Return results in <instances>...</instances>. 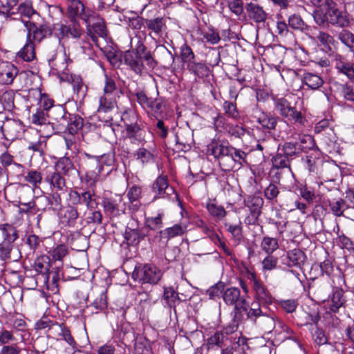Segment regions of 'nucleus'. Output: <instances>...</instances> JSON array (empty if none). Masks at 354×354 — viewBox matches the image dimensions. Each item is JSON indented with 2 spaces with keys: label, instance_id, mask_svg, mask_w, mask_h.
I'll use <instances>...</instances> for the list:
<instances>
[{
  "label": "nucleus",
  "instance_id": "1",
  "mask_svg": "<svg viewBox=\"0 0 354 354\" xmlns=\"http://www.w3.org/2000/svg\"><path fill=\"white\" fill-rule=\"evenodd\" d=\"M123 59L124 64L138 75L147 73L157 65L151 52L140 41H138L134 49L124 53Z\"/></svg>",
  "mask_w": 354,
  "mask_h": 354
},
{
  "label": "nucleus",
  "instance_id": "2",
  "mask_svg": "<svg viewBox=\"0 0 354 354\" xmlns=\"http://www.w3.org/2000/svg\"><path fill=\"white\" fill-rule=\"evenodd\" d=\"M313 17L319 26L330 24L338 28H346L351 23L348 14L338 9L335 3L329 6L325 11L323 9H317L314 11Z\"/></svg>",
  "mask_w": 354,
  "mask_h": 354
},
{
  "label": "nucleus",
  "instance_id": "3",
  "mask_svg": "<svg viewBox=\"0 0 354 354\" xmlns=\"http://www.w3.org/2000/svg\"><path fill=\"white\" fill-rule=\"evenodd\" d=\"M247 317L266 333H270L276 328L277 323L274 317L268 315L267 308L261 307L259 302L251 304ZM277 324L282 327L283 324L280 321L277 322Z\"/></svg>",
  "mask_w": 354,
  "mask_h": 354
},
{
  "label": "nucleus",
  "instance_id": "4",
  "mask_svg": "<svg viewBox=\"0 0 354 354\" xmlns=\"http://www.w3.org/2000/svg\"><path fill=\"white\" fill-rule=\"evenodd\" d=\"M273 101L274 111L281 117L300 126L306 125L307 120L305 115L301 111H297L295 107L292 106L291 103L286 98L274 97Z\"/></svg>",
  "mask_w": 354,
  "mask_h": 354
},
{
  "label": "nucleus",
  "instance_id": "5",
  "mask_svg": "<svg viewBox=\"0 0 354 354\" xmlns=\"http://www.w3.org/2000/svg\"><path fill=\"white\" fill-rule=\"evenodd\" d=\"M162 277V270L154 264L145 263L136 266L131 277L139 283L157 284Z\"/></svg>",
  "mask_w": 354,
  "mask_h": 354
},
{
  "label": "nucleus",
  "instance_id": "6",
  "mask_svg": "<svg viewBox=\"0 0 354 354\" xmlns=\"http://www.w3.org/2000/svg\"><path fill=\"white\" fill-rule=\"evenodd\" d=\"M232 146L227 143L212 142L209 145V151L218 160L219 165L224 171L233 170V161L230 159Z\"/></svg>",
  "mask_w": 354,
  "mask_h": 354
},
{
  "label": "nucleus",
  "instance_id": "7",
  "mask_svg": "<svg viewBox=\"0 0 354 354\" xmlns=\"http://www.w3.org/2000/svg\"><path fill=\"white\" fill-rule=\"evenodd\" d=\"M223 299L227 305L234 306L235 314L241 309L246 310V300L244 295H241V291L238 288L230 287L224 290Z\"/></svg>",
  "mask_w": 354,
  "mask_h": 354
},
{
  "label": "nucleus",
  "instance_id": "8",
  "mask_svg": "<svg viewBox=\"0 0 354 354\" xmlns=\"http://www.w3.org/2000/svg\"><path fill=\"white\" fill-rule=\"evenodd\" d=\"M71 24H57L55 29L59 40L72 37L75 39L81 38L84 30L77 21H71Z\"/></svg>",
  "mask_w": 354,
  "mask_h": 354
},
{
  "label": "nucleus",
  "instance_id": "9",
  "mask_svg": "<svg viewBox=\"0 0 354 354\" xmlns=\"http://www.w3.org/2000/svg\"><path fill=\"white\" fill-rule=\"evenodd\" d=\"M0 129L5 139L9 141L19 138L24 131L22 122L14 119H7L3 122Z\"/></svg>",
  "mask_w": 354,
  "mask_h": 354
},
{
  "label": "nucleus",
  "instance_id": "10",
  "mask_svg": "<svg viewBox=\"0 0 354 354\" xmlns=\"http://www.w3.org/2000/svg\"><path fill=\"white\" fill-rule=\"evenodd\" d=\"M122 201V197L120 195L103 198L102 205L105 214L112 217L124 214L125 207Z\"/></svg>",
  "mask_w": 354,
  "mask_h": 354
},
{
  "label": "nucleus",
  "instance_id": "11",
  "mask_svg": "<svg viewBox=\"0 0 354 354\" xmlns=\"http://www.w3.org/2000/svg\"><path fill=\"white\" fill-rule=\"evenodd\" d=\"M248 278L252 283V288L255 292V298L263 303L270 304L272 296L267 288L253 272H248Z\"/></svg>",
  "mask_w": 354,
  "mask_h": 354
},
{
  "label": "nucleus",
  "instance_id": "12",
  "mask_svg": "<svg viewBox=\"0 0 354 354\" xmlns=\"http://www.w3.org/2000/svg\"><path fill=\"white\" fill-rule=\"evenodd\" d=\"M24 25L28 30L27 37L32 40L40 42L43 39L51 35L52 30L47 24L37 26L35 23L30 21H24Z\"/></svg>",
  "mask_w": 354,
  "mask_h": 354
},
{
  "label": "nucleus",
  "instance_id": "13",
  "mask_svg": "<svg viewBox=\"0 0 354 354\" xmlns=\"http://www.w3.org/2000/svg\"><path fill=\"white\" fill-rule=\"evenodd\" d=\"M99 165H97V172L88 171L86 174V180L87 182L91 181V184H95L99 179L100 174L102 173L103 169L102 165L106 166H113L115 161V156L113 153H109L103 154L100 156L96 157Z\"/></svg>",
  "mask_w": 354,
  "mask_h": 354
},
{
  "label": "nucleus",
  "instance_id": "14",
  "mask_svg": "<svg viewBox=\"0 0 354 354\" xmlns=\"http://www.w3.org/2000/svg\"><path fill=\"white\" fill-rule=\"evenodd\" d=\"M19 73L18 68L9 62L0 63V83L2 84H11Z\"/></svg>",
  "mask_w": 354,
  "mask_h": 354
},
{
  "label": "nucleus",
  "instance_id": "15",
  "mask_svg": "<svg viewBox=\"0 0 354 354\" xmlns=\"http://www.w3.org/2000/svg\"><path fill=\"white\" fill-rule=\"evenodd\" d=\"M14 14L10 15V18L15 20H21L24 21H30L26 20L25 18L30 19L32 15L37 14L36 11L32 8V5L29 1H25L19 4L15 8Z\"/></svg>",
  "mask_w": 354,
  "mask_h": 354
},
{
  "label": "nucleus",
  "instance_id": "16",
  "mask_svg": "<svg viewBox=\"0 0 354 354\" xmlns=\"http://www.w3.org/2000/svg\"><path fill=\"white\" fill-rule=\"evenodd\" d=\"M125 138L131 142H141L144 140L145 131L142 122L124 127Z\"/></svg>",
  "mask_w": 354,
  "mask_h": 354
},
{
  "label": "nucleus",
  "instance_id": "17",
  "mask_svg": "<svg viewBox=\"0 0 354 354\" xmlns=\"http://www.w3.org/2000/svg\"><path fill=\"white\" fill-rule=\"evenodd\" d=\"M172 188L169 187L168 178L165 175H160L153 182L151 186L152 192L154 194L153 200L164 198L165 194H168L167 191Z\"/></svg>",
  "mask_w": 354,
  "mask_h": 354
},
{
  "label": "nucleus",
  "instance_id": "18",
  "mask_svg": "<svg viewBox=\"0 0 354 354\" xmlns=\"http://www.w3.org/2000/svg\"><path fill=\"white\" fill-rule=\"evenodd\" d=\"M248 17L256 23L264 22L267 19V13L263 8L257 3L250 2L245 6Z\"/></svg>",
  "mask_w": 354,
  "mask_h": 354
},
{
  "label": "nucleus",
  "instance_id": "19",
  "mask_svg": "<svg viewBox=\"0 0 354 354\" xmlns=\"http://www.w3.org/2000/svg\"><path fill=\"white\" fill-rule=\"evenodd\" d=\"M332 63L339 73L351 79L353 64L349 63L345 57L339 54L332 55Z\"/></svg>",
  "mask_w": 354,
  "mask_h": 354
},
{
  "label": "nucleus",
  "instance_id": "20",
  "mask_svg": "<svg viewBox=\"0 0 354 354\" xmlns=\"http://www.w3.org/2000/svg\"><path fill=\"white\" fill-rule=\"evenodd\" d=\"M86 7L80 0H69L68 2L66 16L71 21H77L76 17L82 19L86 10Z\"/></svg>",
  "mask_w": 354,
  "mask_h": 354
},
{
  "label": "nucleus",
  "instance_id": "21",
  "mask_svg": "<svg viewBox=\"0 0 354 354\" xmlns=\"http://www.w3.org/2000/svg\"><path fill=\"white\" fill-rule=\"evenodd\" d=\"M82 19L85 22L87 26V35L91 37L92 41L95 44L97 42V37L88 28L91 25L94 24L95 22H98V19H103L100 15L91 9L86 8L84 15L82 17Z\"/></svg>",
  "mask_w": 354,
  "mask_h": 354
},
{
  "label": "nucleus",
  "instance_id": "22",
  "mask_svg": "<svg viewBox=\"0 0 354 354\" xmlns=\"http://www.w3.org/2000/svg\"><path fill=\"white\" fill-rule=\"evenodd\" d=\"M344 295V292L342 288L335 287L333 289L331 298L328 301L329 308L332 312H338L339 309L344 305L346 301Z\"/></svg>",
  "mask_w": 354,
  "mask_h": 354
},
{
  "label": "nucleus",
  "instance_id": "23",
  "mask_svg": "<svg viewBox=\"0 0 354 354\" xmlns=\"http://www.w3.org/2000/svg\"><path fill=\"white\" fill-rule=\"evenodd\" d=\"M147 28L150 31V35L160 37L166 29V24L162 17H156L145 21Z\"/></svg>",
  "mask_w": 354,
  "mask_h": 354
},
{
  "label": "nucleus",
  "instance_id": "24",
  "mask_svg": "<svg viewBox=\"0 0 354 354\" xmlns=\"http://www.w3.org/2000/svg\"><path fill=\"white\" fill-rule=\"evenodd\" d=\"M57 172H61L65 176H73L78 173L71 160L66 156L59 159L56 164Z\"/></svg>",
  "mask_w": 354,
  "mask_h": 354
},
{
  "label": "nucleus",
  "instance_id": "25",
  "mask_svg": "<svg viewBox=\"0 0 354 354\" xmlns=\"http://www.w3.org/2000/svg\"><path fill=\"white\" fill-rule=\"evenodd\" d=\"M306 257L300 249H294L287 252L286 264L289 266L301 267L305 262Z\"/></svg>",
  "mask_w": 354,
  "mask_h": 354
},
{
  "label": "nucleus",
  "instance_id": "26",
  "mask_svg": "<svg viewBox=\"0 0 354 354\" xmlns=\"http://www.w3.org/2000/svg\"><path fill=\"white\" fill-rule=\"evenodd\" d=\"M79 214L76 207L68 205L60 212V218L62 223L68 226H74L78 218Z\"/></svg>",
  "mask_w": 354,
  "mask_h": 354
},
{
  "label": "nucleus",
  "instance_id": "27",
  "mask_svg": "<svg viewBox=\"0 0 354 354\" xmlns=\"http://www.w3.org/2000/svg\"><path fill=\"white\" fill-rule=\"evenodd\" d=\"M165 214L162 209L158 210L156 215L145 218V225L151 230H158L163 227V219Z\"/></svg>",
  "mask_w": 354,
  "mask_h": 354
},
{
  "label": "nucleus",
  "instance_id": "28",
  "mask_svg": "<svg viewBox=\"0 0 354 354\" xmlns=\"http://www.w3.org/2000/svg\"><path fill=\"white\" fill-rule=\"evenodd\" d=\"M328 206L330 212L336 217L346 216L344 212L349 208V205L342 198L328 201Z\"/></svg>",
  "mask_w": 354,
  "mask_h": 354
},
{
  "label": "nucleus",
  "instance_id": "29",
  "mask_svg": "<svg viewBox=\"0 0 354 354\" xmlns=\"http://www.w3.org/2000/svg\"><path fill=\"white\" fill-rule=\"evenodd\" d=\"M316 41L320 46L323 48V50L326 52L332 50L333 47H335L336 41L329 33L319 31L316 37Z\"/></svg>",
  "mask_w": 354,
  "mask_h": 354
},
{
  "label": "nucleus",
  "instance_id": "30",
  "mask_svg": "<svg viewBox=\"0 0 354 354\" xmlns=\"http://www.w3.org/2000/svg\"><path fill=\"white\" fill-rule=\"evenodd\" d=\"M17 57L26 62H30L35 58V44L32 39L27 37L26 43L17 53Z\"/></svg>",
  "mask_w": 354,
  "mask_h": 354
},
{
  "label": "nucleus",
  "instance_id": "31",
  "mask_svg": "<svg viewBox=\"0 0 354 354\" xmlns=\"http://www.w3.org/2000/svg\"><path fill=\"white\" fill-rule=\"evenodd\" d=\"M38 202L46 203L48 208L54 211L60 209L62 205L61 196L57 192H53L48 196H41L38 198Z\"/></svg>",
  "mask_w": 354,
  "mask_h": 354
},
{
  "label": "nucleus",
  "instance_id": "32",
  "mask_svg": "<svg viewBox=\"0 0 354 354\" xmlns=\"http://www.w3.org/2000/svg\"><path fill=\"white\" fill-rule=\"evenodd\" d=\"M192 138L189 131L178 132L176 135V145L178 150L187 151L191 147Z\"/></svg>",
  "mask_w": 354,
  "mask_h": 354
},
{
  "label": "nucleus",
  "instance_id": "33",
  "mask_svg": "<svg viewBox=\"0 0 354 354\" xmlns=\"http://www.w3.org/2000/svg\"><path fill=\"white\" fill-rule=\"evenodd\" d=\"M0 234L3 238V241L11 243H14L19 237L15 227L8 223L0 225Z\"/></svg>",
  "mask_w": 354,
  "mask_h": 354
},
{
  "label": "nucleus",
  "instance_id": "34",
  "mask_svg": "<svg viewBox=\"0 0 354 354\" xmlns=\"http://www.w3.org/2000/svg\"><path fill=\"white\" fill-rule=\"evenodd\" d=\"M290 160L288 157L283 155L282 153L277 150L276 155L272 158V162L274 168L277 169H286L289 174H292Z\"/></svg>",
  "mask_w": 354,
  "mask_h": 354
},
{
  "label": "nucleus",
  "instance_id": "35",
  "mask_svg": "<svg viewBox=\"0 0 354 354\" xmlns=\"http://www.w3.org/2000/svg\"><path fill=\"white\" fill-rule=\"evenodd\" d=\"M187 227L182 224H175L172 227H167L160 232L162 237L171 239L176 236H182L186 232Z\"/></svg>",
  "mask_w": 354,
  "mask_h": 354
},
{
  "label": "nucleus",
  "instance_id": "36",
  "mask_svg": "<svg viewBox=\"0 0 354 354\" xmlns=\"http://www.w3.org/2000/svg\"><path fill=\"white\" fill-rule=\"evenodd\" d=\"M227 230L230 233L234 242L239 244L243 239V227L241 221L236 224L225 223Z\"/></svg>",
  "mask_w": 354,
  "mask_h": 354
},
{
  "label": "nucleus",
  "instance_id": "37",
  "mask_svg": "<svg viewBox=\"0 0 354 354\" xmlns=\"http://www.w3.org/2000/svg\"><path fill=\"white\" fill-rule=\"evenodd\" d=\"M245 204L250 209L252 213L260 214L263 201L261 196L252 195L249 196L246 199H245Z\"/></svg>",
  "mask_w": 354,
  "mask_h": 354
},
{
  "label": "nucleus",
  "instance_id": "38",
  "mask_svg": "<svg viewBox=\"0 0 354 354\" xmlns=\"http://www.w3.org/2000/svg\"><path fill=\"white\" fill-rule=\"evenodd\" d=\"M303 82L311 89L315 90L322 86L324 81L322 78L312 73H306L303 76Z\"/></svg>",
  "mask_w": 354,
  "mask_h": 354
},
{
  "label": "nucleus",
  "instance_id": "39",
  "mask_svg": "<svg viewBox=\"0 0 354 354\" xmlns=\"http://www.w3.org/2000/svg\"><path fill=\"white\" fill-rule=\"evenodd\" d=\"M146 234L139 229L128 228L125 232V239L131 245H137L145 239Z\"/></svg>",
  "mask_w": 354,
  "mask_h": 354
},
{
  "label": "nucleus",
  "instance_id": "40",
  "mask_svg": "<svg viewBox=\"0 0 354 354\" xmlns=\"http://www.w3.org/2000/svg\"><path fill=\"white\" fill-rule=\"evenodd\" d=\"M121 120L124 123V127L141 122L138 114L133 109H126L122 114Z\"/></svg>",
  "mask_w": 354,
  "mask_h": 354
},
{
  "label": "nucleus",
  "instance_id": "41",
  "mask_svg": "<svg viewBox=\"0 0 354 354\" xmlns=\"http://www.w3.org/2000/svg\"><path fill=\"white\" fill-rule=\"evenodd\" d=\"M46 180L51 186L59 190L62 191L66 188L65 179L59 172L54 171L49 174L46 178Z\"/></svg>",
  "mask_w": 354,
  "mask_h": 354
},
{
  "label": "nucleus",
  "instance_id": "42",
  "mask_svg": "<svg viewBox=\"0 0 354 354\" xmlns=\"http://www.w3.org/2000/svg\"><path fill=\"white\" fill-rule=\"evenodd\" d=\"M188 68L198 77H207L209 73V68L202 62H193L187 65Z\"/></svg>",
  "mask_w": 354,
  "mask_h": 354
},
{
  "label": "nucleus",
  "instance_id": "43",
  "mask_svg": "<svg viewBox=\"0 0 354 354\" xmlns=\"http://www.w3.org/2000/svg\"><path fill=\"white\" fill-rule=\"evenodd\" d=\"M300 149L297 142H285L282 146L279 147L278 150L283 155L286 156L290 159H292L293 156H296Z\"/></svg>",
  "mask_w": 354,
  "mask_h": 354
},
{
  "label": "nucleus",
  "instance_id": "44",
  "mask_svg": "<svg viewBox=\"0 0 354 354\" xmlns=\"http://www.w3.org/2000/svg\"><path fill=\"white\" fill-rule=\"evenodd\" d=\"M331 124L332 122L330 120L327 119L322 120L316 124L314 128V131L315 133H320L322 131H324L330 136V140H333L335 137L334 131L331 127Z\"/></svg>",
  "mask_w": 354,
  "mask_h": 354
},
{
  "label": "nucleus",
  "instance_id": "45",
  "mask_svg": "<svg viewBox=\"0 0 354 354\" xmlns=\"http://www.w3.org/2000/svg\"><path fill=\"white\" fill-rule=\"evenodd\" d=\"M115 104V99L113 96H109L104 94L101 96L99 100V106L97 111L106 113L112 110Z\"/></svg>",
  "mask_w": 354,
  "mask_h": 354
},
{
  "label": "nucleus",
  "instance_id": "46",
  "mask_svg": "<svg viewBox=\"0 0 354 354\" xmlns=\"http://www.w3.org/2000/svg\"><path fill=\"white\" fill-rule=\"evenodd\" d=\"M19 0H0V13L6 17L14 14Z\"/></svg>",
  "mask_w": 354,
  "mask_h": 354
},
{
  "label": "nucleus",
  "instance_id": "47",
  "mask_svg": "<svg viewBox=\"0 0 354 354\" xmlns=\"http://www.w3.org/2000/svg\"><path fill=\"white\" fill-rule=\"evenodd\" d=\"M49 268L50 258L48 256H41L35 260V269L37 272L46 274L48 273Z\"/></svg>",
  "mask_w": 354,
  "mask_h": 354
},
{
  "label": "nucleus",
  "instance_id": "48",
  "mask_svg": "<svg viewBox=\"0 0 354 354\" xmlns=\"http://www.w3.org/2000/svg\"><path fill=\"white\" fill-rule=\"evenodd\" d=\"M81 204H84L88 209H94L97 205L94 190L82 192Z\"/></svg>",
  "mask_w": 354,
  "mask_h": 354
},
{
  "label": "nucleus",
  "instance_id": "49",
  "mask_svg": "<svg viewBox=\"0 0 354 354\" xmlns=\"http://www.w3.org/2000/svg\"><path fill=\"white\" fill-rule=\"evenodd\" d=\"M262 250L268 254H271L279 248L278 241L275 238L265 236L261 243Z\"/></svg>",
  "mask_w": 354,
  "mask_h": 354
},
{
  "label": "nucleus",
  "instance_id": "50",
  "mask_svg": "<svg viewBox=\"0 0 354 354\" xmlns=\"http://www.w3.org/2000/svg\"><path fill=\"white\" fill-rule=\"evenodd\" d=\"M257 121L263 127L270 130L274 129L277 125V119L265 113L259 116Z\"/></svg>",
  "mask_w": 354,
  "mask_h": 354
},
{
  "label": "nucleus",
  "instance_id": "51",
  "mask_svg": "<svg viewBox=\"0 0 354 354\" xmlns=\"http://www.w3.org/2000/svg\"><path fill=\"white\" fill-rule=\"evenodd\" d=\"M83 119L77 115H73L70 118V122L67 124L68 133L71 135L76 134L83 127Z\"/></svg>",
  "mask_w": 354,
  "mask_h": 354
},
{
  "label": "nucleus",
  "instance_id": "52",
  "mask_svg": "<svg viewBox=\"0 0 354 354\" xmlns=\"http://www.w3.org/2000/svg\"><path fill=\"white\" fill-rule=\"evenodd\" d=\"M227 338V336L225 335L221 331H216L207 340L208 348H211L214 346L222 347L225 339Z\"/></svg>",
  "mask_w": 354,
  "mask_h": 354
},
{
  "label": "nucleus",
  "instance_id": "53",
  "mask_svg": "<svg viewBox=\"0 0 354 354\" xmlns=\"http://www.w3.org/2000/svg\"><path fill=\"white\" fill-rule=\"evenodd\" d=\"M25 180L30 183L33 187H39L42 180V175L41 172L37 170H30L27 172L24 177Z\"/></svg>",
  "mask_w": 354,
  "mask_h": 354
},
{
  "label": "nucleus",
  "instance_id": "54",
  "mask_svg": "<svg viewBox=\"0 0 354 354\" xmlns=\"http://www.w3.org/2000/svg\"><path fill=\"white\" fill-rule=\"evenodd\" d=\"M180 57L183 62L187 65L194 62L195 59V55L191 47L185 43L180 47Z\"/></svg>",
  "mask_w": 354,
  "mask_h": 354
},
{
  "label": "nucleus",
  "instance_id": "55",
  "mask_svg": "<svg viewBox=\"0 0 354 354\" xmlns=\"http://www.w3.org/2000/svg\"><path fill=\"white\" fill-rule=\"evenodd\" d=\"M68 254V250L66 245L60 244L56 246L50 252L53 260L62 261Z\"/></svg>",
  "mask_w": 354,
  "mask_h": 354
},
{
  "label": "nucleus",
  "instance_id": "56",
  "mask_svg": "<svg viewBox=\"0 0 354 354\" xmlns=\"http://www.w3.org/2000/svg\"><path fill=\"white\" fill-rule=\"evenodd\" d=\"M246 153L241 150L236 149L232 147V155H230V159L233 162V169L235 168L236 165H241L243 162H245Z\"/></svg>",
  "mask_w": 354,
  "mask_h": 354
},
{
  "label": "nucleus",
  "instance_id": "57",
  "mask_svg": "<svg viewBox=\"0 0 354 354\" xmlns=\"http://www.w3.org/2000/svg\"><path fill=\"white\" fill-rule=\"evenodd\" d=\"M207 209L212 216L217 218L218 219H222L226 214V211L223 207L221 205H217L214 203H207Z\"/></svg>",
  "mask_w": 354,
  "mask_h": 354
},
{
  "label": "nucleus",
  "instance_id": "58",
  "mask_svg": "<svg viewBox=\"0 0 354 354\" xmlns=\"http://www.w3.org/2000/svg\"><path fill=\"white\" fill-rule=\"evenodd\" d=\"M17 340V338L14 335L13 330H9L4 328H2L0 330V344L5 346L9 345Z\"/></svg>",
  "mask_w": 354,
  "mask_h": 354
},
{
  "label": "nucleus",
  "instance_id": "59",
  "mask_svg": "<svg viewBox=\"0 0 354 354\" xmlns=\"http://www.w3.org/2000/svg\"><path fill=\"white\" fill-rule=\"evenodd\" d=\"M288 26L295 30L303 31L306 29V25L300 16L292 15L288 18Z\"/></svg>",
  "mask_w": 354,
  "mask_h": 354
},
{
  "label": "nucleus",
  "instance_id": "60",
  "mask_svg": "<svg viewBox=\"0 0 354 354\" xmlns=\"http://www.w3.org/2000/svg\"><path fill=\"white\" fill-rule=\"evenodd\" d=\"M48 114L47 112L41 109H37L32 115L31 121L32 123L36 125H42L46 122Z\"/></svg>",
  "mask_w": 354,
  "mask_h": 354
},
{
  "label": "nucleus",
  "instance_id": "61",
  "mask_svg": "<svg viewBox=\"0 0 354 354\" xmlns=\"http://www.w3.org/2000/svg\"><path fill=\"white\" fill-rule=\"evenodd\" d=\"M225 113L230 118L236 119L239 117V113L236 104L232 102L225 101L223 103Z\"/></svg>",
  "mask_w": 354,
  "mask_h": 354
},
{
  "label": "nucleus",
  "instance_id": "62",
  "mask_svg": "<svg viewBox=\"0 0 354 354\" xmlns=\"http://www.w3.org/2000/svg\"><path fill=\"white\" fill-rule=\"evenodd\" d=\"M137 159L142 164H147L153 161V155L145 148L139 149L136 152Z\"/></svg>",
  "mask_w": 354,
  "mask_h": 354
},
{
  "label": "nucleus",
  "instance_id": "63",
  "mask_svg": "<svg viewBox=\"0 0 354 354\" xmlns=\"http://www.w3.org/2000/svg\"><path fill=\"white\" fill-rule=\"evenodd\" d=\"M163 298L169 307L174 306L176 300L178 298V293L172 288H165Z\"/></svg>",
  "mask_w": 354,
  "mask_h": 354
},
{
  "label": "nucleus",
  "instance_id": "64",
  "mask_svg": "<svg viewBox=\"0 0 354 354\" xmlns=\"http://www.w3.org/2000/svg\"><path fill=\"white\" fill-rule=\"evenodd\" d=\"M339 39L346 46H351L354 44V35L346 30H342L338 34Z\"/></svg>",
  "mask_w": 354,
  "mask_h": 354
}]
</instances>
